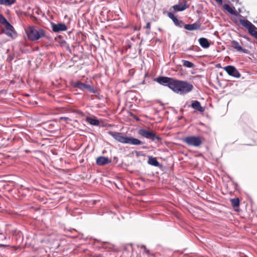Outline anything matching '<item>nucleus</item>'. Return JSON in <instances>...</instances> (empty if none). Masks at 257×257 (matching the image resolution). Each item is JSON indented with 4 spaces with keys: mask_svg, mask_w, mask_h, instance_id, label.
I'll list each match as a JSON object with an SVG mask.
<instances>
[{
    "mask_svg": "<svg viewBox=\"0 0 257 257\" xmlns=\"http://www.w3.org/2000/svg\"><path fill=\"white\" fill-rule=\"evenodd\" d=\"M5 27L2 29L3 33L6 34L7 36L14 38V35L15 34L13 26L7 20L6 23H4Z\"/></svg>",
    "mask_w": 257,
    "mask_h": 257,
    "instance_id": "0eeeda50",
    "label": "nucleus"
},
{
    "mask_svg": "<svg viewBox=\"0 0 257 257\" xmlns=\"http://www.w3.org/2000/svg\"><path fill=\"white\" fill-rule=\"evenodd\" d=\"M155 81L162 85L168 86L174 92L180 95H184L193 89V85L186 81L179 80L172 78L159 76Z\"/></svg>",
    "mask_w": 257,
    "mask_h": 257,
    "instance_id": "f257e3e1",
    "label": "nucleus"
},
{
    "mask_svg": "<svg viewBox=\"0 0 257 257\" xmlns=\"http://www.w3.org/2000/svg\"><path fill=\"white\" fill-rule=\"evenodd\" d=\"M7 20L0 14V23L3 24L4 23H6Z\"/></svg>",
    "mask_w": 257,
    "mask_h": 257,
    "instance_id": "a878e982",
    "label": "nucleus"
},
{
    "mask_svg": "<svg viewBox=\"0 0 257 257\" xmlns=\"http://www.w3.org/2000/svg\"><path fill=\"white\" fill-rule=\"evenodd\" d=\"M96 164L98 165L103 166L111 162L107 157L100 156L97 158Z\"/></svg>",
    "mask_w": 257,
    "mask_h": 257,
    "instance_id": "2eb2a0df",
    "label": "nucleus"
},
{
    "mask_svg": "<svg viewBox=\"0 0 257 257\" xmlns=\"http://www.w3.org/2000/svg\"><path fill=\"white\" fill-rule=\"evenodd\" d=\"M60 120H64V121H66L67 123L69 122L71 120V118H70L69 117H61L60 118Z\"/></svg>",
    "mask_w": 257,
    "mask_h": 257,
    "instance_id": "393cba45",
    "label": "nucleus"
},
{
    "mask_svg": "<svg viewBox=\"0 0 257 257\" xmlns=\"http://www.w3.org/2000/svg\"><path fill=\"white\" fill-rule=\"evenodd\" d=\"M86 121L92 125L98 126L99 124V120L91 117H87L86 118Z\"/></svg>",
    "mask_w": 257,
    "mask_h": 257,
    "instance_id": "aec40b11",
    "label": "nucleus"
},
{
    "mask_svg": "<svg viewBox=\"0 0 257 257\" xmlns=\"http://www.w3.org/2000/svg\"><path fill=\"white\" fill-rule=\"evenodd\" d=\"M217 2L219 3L220 5L222 4V0H215Z\"/></svg>",
    "mask_w": 257,
    "mask_h": 257,
    "instance_id": "c85d7f7f",
    "label": "nucleus"
},
{
    "mask_svg": "<svg viewBox=\"0 0 257 257\" xmlns=\"http://www.w3.org/2000/svg\"><path fill=\"white\" fill-rule=\"evenodd\" d=\"M173 8L176 11L181 12L186 10L188 8V6L186 2L179 3L178 4L174 5Z\"/></svg>",
    "mask_w": 257,
    "mask_h": 257,
    "instance_id": "dca6fc26",
    "label": "nucleus"
},
{
    "mask_svg": "<svg viewBox=\"0 0 257 257\" xmlns=\"http://www.w3.org/2000/svg\"><path fill=\"white\" fill-rule=\"evenodd\" d=\"M9 246V245H5L3 244H0V247L1 246Z\"/></svg>",
    "mask_w": 257,
    "mask_h": 257,
    "instance_id": "c756f323",
    "label": "nucleus"
},
{
    "mask_svg": "<svg viewBox=\"0 0 257 257\" xmlns=\"http://www.w3.org/2000/svg\"><path fill=\"white\" fill-rule=\"evenodd\" d=\"M16 0H0V5L11 6L14 4Z\"/></svg>",
    "mask_w": 257,
    "mask_h": 257,
    "instance_id": "4be33fe9",
    "label": "nucleus"
},
{
    "mask_svg": "<svg viewBox=\"0 0 257 257\" xmlns=\"http://www.w3.org/2000/svg\"><path fill=\"white\" fill-rule=\"evenodd\" d=\"M146 28L147 29H150L151 28V23L150 22H148L147 23Z\"/></svg>",
    "mask_w": 257,
    "mask_h": 257,
    "instance_id": "cd10ccee",
    "label": "nucleus"
},
{
    "mask_svg": "<svg viewBox=\"0 0 257 257\" xmlns=\"http://www.w3.org/2000/svg\"><path fill=\"white\" fill-rule=\"evenodd\" d=\"M231 205L233 207H238L239 206L240 201L238 198L230 199Z\"/></svg>",
    "mask_w": 257,
    "mask_h": 257,
    "instance_id": "b1692460",
    "label": "nucleus"
},
{
    "mask_svg": "<svg viewBox=\"0 0 257 257\" xmlns=\"http://www.w3.org/2000/svg\"><path fill=\"white\" fill-rule=\"evenodd\" d=\"M224 70L230 76H233L235 78H239L240 74L236 68L232 65H228L224 67Z\"/></svg>",
    "mask_w": 257,
    "mask_h": 257,
    "instance_id": "6e6552de",
    "label": "nucleus"
},
{
    "mask_svg": "<svg viewBox=\"0 0 257 257\" xmlns=\"http://www.w3.org/2000/svg\"><path fill=\"white\" fill-rule=\"evenodd\" d=\"M51 25L53 31L55 33H59L67 30V26L64 23H60L55 24L54 23H51Z\"/></svg>",
    "mask_w": 257,
    "mask_h": 257,
    "instance_id": "1a4fd4ad",
    "label": "nucleus"
},
{
    "mask_svg": "<svg viewBox=\"0 0 257 257\" xmlns=\"http://www.w3.org/2000/svg\"><path fill=\"white\" fill-rule=\"evenodd\" d=\"M198 41L200 46L203 48H208L210 45L208 40L205 38H200Z\"/></svg>",
    "mask_w": 257,
    "mask_h": 257,
    "instance_id": "a211bd4d",
    "label": "nucleus"
},
{
    "mask_svg": "<svg viewBox=\"0 0 257 257\" xmlns=\"http://www.w3.org/2000/svg\"><path fill=\"white\" fill-rule=\"evenodd\" d=\"M148 163L149 165H151L155 166V167H158L160 165V164H159V162L158 161L157 159H156V158L153 157H149Z\"/></svg>",
    "mask_w": 257,
    "mask_h": 257,
    "instance_id": "6ab92c4d",
    "label": "nucleus"
},
{
    "mask_svg": "<svg viewBox=\"0 0 257 257\" xmlns=\"http://www.w3.org/2000/svg\"><path fill=\"white\" fill-rule=\"evenodd\" d=\"M231 46L237 51H241L244 53H247V50L242 48V47L239 45V43L236 41H232L231 42Z\"/></svg>",
    "mask_w": 257,
    "mask_h": 257,
    "instance_id": "f8f14e48",
    "label": "nucleus"
},
{
    "mask_svg": "<svg viewBox=\"0 0 257 257\" xmlns=\"http://www.w3.org/2000/svg\"><path fill=\"white\" fill-rule=\"evenodd\" d=\"M124 144H130L132 145H140L144 144V143L140 140L133 137H126Z\"/></svg>",
    "mask_w": 257,
    "mask_h": 257,
    "instance_id": "9b49d317",
    "label": "nucleus"
},
{
    "mask_svg": "<svg viewBox=\"0 0 257 257\" xmlns=\"http://www.w3.org/2000/svg\"><path fill=\"white\" fill-rule=\"evenodd\" d=\"M183 142L188 146L195 147H199L202 143L199 137L188 136L183 139Z\"/></svg>",
    "mask_w": 257,
    "mask_h": 257,
    "instance_id": "39448f33",
    "label": "nucleus"
},
{
    "mask_svg": "<svg viewBox=\"0 0 257 257\" xmlns=\"http://www.w3.org/2000/svg\"><path fill=\"white\" fill-rule=\"evenodd\" d=\"M28 39L31 41H36L45 37L46 32L43 29L34 26H29L25 29Z\"/></svg>",
    "mask_w": 257,
    "mask_h": 257,
    "instance_id": "f03ea898",
    "label": "nucleus"
},
{
    "mask_svg": "<svg viewBox=\"0 0 257 257\" xmlns=\"http://www.w3.org/2000/svg\"><path fill=\"white\" fill-rule=\"evenodd\" d=\"M4 230L0 229V235L3 236V238L2 239V240L3 239H6L7 238L6 236L4 235Z\"/></svg>",
    "mask_w": 257,
    "mask_h": 257,
    "instance_id": "bb28decb",
    "label": "nucleus"
},
{
    "mask_svg": "<svg viewBox=\"0 0 257 257\" xmlns=\"http://www.w3.org/2000/svg\"><path fill=\"white\" fill-rule=\"evenodd\" d=\"M168 16L169 18H170L174 23L175 25L176 26L179 27L181 28L182 27V25L183 24V22L182 21L179 22L177 18L174 16V15L171 13L169 12L168 13Z\"/></svg>",
    "mask_w": 257,
    "mask_h": 257,
    "instance_id": "f3484780",
    "label": "nucleus"
},
{
    "mask_svg": "<svg viewBox=\"0 0 257 257\" xmlns=\"http://www.w3.org/2000/svg\"><path fill=\"white\" fill-rule=\"evenodd\" d=\"M184 28L187 30L193 31L198 30L200 27V23L199 22H196L192 24H185L184 26Z\"/></svg>",
    "mask_w": 257,
    "mask_h": 257,
    "instance_id": "ddd939ff",
    "label": "nucleus"
},
{
    "mask_svg": "<svg viewBox=\"0 0 257 257\" xmlns=\"http://www.w3.org/2000/svg\"><path fill=\"white\" fill-rule=\"evenodd\" d=\"M72 86L76 88L79 89V90L85 91L86 90L89 91V92L93 93H96L97 90L94 89L90 85L83 83L79 81L74 82L72 84Z\"/></svg>",
    "mask_w": 257,
    "mask_h": 257,
    "instance_id": "423d86ee",
    "label": "nucleus"
},
{
    "mask_svg": "<svg viewBox=\"0 0 257 257\" xmlns=\"http://www.w3.org/2000/svg\"><path fill=\"white\" fill-rule=\"evenodd\" d=\"M138 133L142 137L149 139L153 142H159L161 140V138L156 135L155 134L146 129H140Z\"/></svg>",
    "mask_w": 257,
    "mask_h": 257,
    "instance_id": "20e7f679",
    "label": "nucleus"
},
{
    "mask_svg": "<svg viewBox=\"0 0 257 257\" xmlns=\"http://www.w3.org/2000/svg\"><path fill=\"white\" fill-rule=\"evenodd\" d=\"M190 106L192 108L199 112H202L204 111V108L201 106L200 103L197 100L192 101Z\"/></svg>",
    "mask_w": 257,
    "mask_h": 257,
    "instance_id": "4468645a",
    "label": "nucleus"
},
{
    "mask_svg": "<svg viewBox=\"0 0 257 257\" xmlns=\"http://www.w3.org/2000/svg\"><path fill=\"white\" fill-rule=\"evenodd\" d=\"M182 62L183 66L187 68H191L194 67V64L189 61L183 60Z\"/></svg>",
    "mask_w": 257,
    "mask_h": 257,
    "instance_id": "5701e85b",
    "label": "nucleus"
},
{
    "mask_svg": "<svg viewBox=\"0 0 257 257\" xmlns=\"http://www.w3.org/2000/svg\"><path fill=\"white\" fill-rule=\"evenodd\" d=\"M223 7L224 10H225L227 12L231 15L235 16H237L238 15V13L234 10L231 8L228 4H224Z\"/></svg>",
    "mask_w": 257,
    "mask_h": 257,
    "instance_id": "412c9836",
    "label": "nucleus"
},
{
    "mask_svg": "<svg viewBox=\"0 0 257 257\" xmlns=\"http://www.w3.org/2000/svg\"><path fill=\"white\" fill-rule=\"evenodd\" d=\"M150 32L149 30H147L146 32V33L147 34V35H149L150 34Z\"/></svg>",
    "mask_w": 257,
    "mask_h": 257,
    "instance_id": "7c9ffc66",
    "label": "nucleus"
},
{
    "mask_svg": "<svg viewBox=\"0 0 257 257\" xmlns=\"http://www.w3.org/2000/svg\"><path fill=\"white\" fill-rule=\"evenodd\" d=\"M239 21L242 26L247 29L251 35L257 38V28L255 26L247 20L240 19Z\"/></svg>",
    "mask_w": 257,
    "mask_h": 257,
    "instance_id": "7ed1b4c3",
    "label": "nucleus"
},
{
    "mask_svg": "<svg viewBox=\"0 0 257 257\" xmlns=\"http://www.w3.org/2000/svg\"><path fill=\"white\" fill-rule=\"evenodd\" d=\"M137 120H139V119L138 118H136Z\"/></svg>",
    "mask_w": 257,
    "mask_h": 257,
    "instance_id": "2f4dec72",
    "label": "nucleus"
},
{
    "mask_svg": "<svg viewBox=\"0 0 257 257\" xmlns=\"http://www.w3.org/2000/svg\"><path fill=\"white\" fill-rule=\"evenodd\" d=\"M108 134L112 136L117 141L124 144L126 136L123 135L120 133L109 132Z\"/></svg>",
    "mask_w": 257,
    "mask_h": 257,
    "instance_id": "9d476101",
    "label": "nucleus"
}]
</instances>
